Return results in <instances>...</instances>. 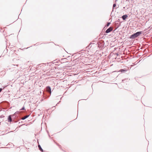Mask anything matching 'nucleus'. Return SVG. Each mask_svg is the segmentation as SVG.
Listing matches in <instances>:
<instances>
[{"label": "nucleus", "mask_w": 152, "mask_h": 152, "mask_svg": "<svg viewBox=\"0 0 152 152\" xmlns=\"http://www.w3.org/2000/svg\"><path fill=\"white\" fill-rule=\"evenodd\" d=\"M126 71V70L124 69H121L120 70V71L121 72H124Z\"/></svg>", "instance_id": "obj_8"}, {"label": "nucleus", "mask_w": 152, "mask_h": 152, "mask_svg": "<svg viewBox=\"0 0 152 152\" xmlns=\"http://www.w3.org/2000/svg\"><path fill=\"white\" fill-rule=\"evenodd\" d=\"M141 34V31L137 32L131 35L130 36V38L132 39H135L137 37L139 36Z\"/></svg>", "instance_id": "obj_1"}, {"label": "nucleus", "mask_w": 152, "mask_h": 152, "mask_svg": "<svg viewBox=\"0 0 152 152\" xmlns=\"http://www.w3.org/2000/svg\"><path fill=\"white\" fill-rule=\"evenodd\" d=\"M39 150H40L42 152H44L43 150L41 148V146L39 144Z\"/></svg>", "instance_id": "obj_4"}, {"label": "nucleus", "mask_w": 152, "mask_h": 152, "mask_svg": "<svg viewBox=\"0 0 152 152\" xmlns=\"http://www.w3.org/2000/svg\"><path fill=\"white\" fill-rule=\"evenodd\" d=\"M2 90V88H0V92Z\"/></svg>", "instance_id": "obj_12"}, {"label": "nucleus", "mask_w": 152, "mask_h": 152, "mask_svg": "<svg viewBox=\"0 0 152 152\" xmlns=\"http://www.w3.org/2000/svg\"><path fill=\"white\" fill-rule=\"evenodd\" d=\"M116 5L115 4H114L113 6V9L114 7H115L116 6Z\"/></svg>", "instance_id": "obj_10"}, {"label": "nucleus", "mask_w": 152, "mask_h": 152, "mask_svg": "<svg viewBox=\"0 0 152 152\" xmlns=\"http://www.w3.org/2000/svg\"><path fill=\"white\" fill-rule=\"evenodd\" d=\"M110 22L108 23L107 24V26H108L110 25Z\"/></svg>", "instance_id": "obj_9"}, {"label": "nucleus", "mask_w": 152, "mask_h": 152, "mask_svg": "<svg viewBox=\"0 0 152 152\" xmlns=\"http://www.w3.org/2000/svg\"><path fill=\"white\" fill-rule=\"evenodd\" d=\"M127 17V15H123L122 16V18L123 20H125L126 19V18Z\"/></svg>", "instance_id": "obj_5"}, {"label": "nucleus", "mask_w": 152, "mask_h": 152, "mask_svg": "<svg viewBox=\"0 0 152 152\" xmlns=\"http://www.w3.org/2000/svg\"><path fill=\"white\" fill-rule=\"evenodd\" d=\"M37 142L38 143V139H37Z\"/></svg>", "instance_id": "obj_13"}, {"label": "nucleus", "mask_w": 152, "mask_h": 152, "mask_svg": "<svg viewBox=\"0 0 152 152\" xmlns=\"http://www.w3.org/2000/svg\"><path fill=\"white\" fill-rule=\"evenodd\" d=\"M113 30V28L112 27H110L109 28H108L105 31V32L107 33H109L110 32V31H112Z\"/></svg>", "instance_id": "obj_2"}, {"label": "nucleus", "mask_w": 152, "mask_h": 152, "mask_svg": "<svg viewBox=\"0 0 152 152\" xmlns=\"http://www.w3.org/2000/svg\"><path fill=\"white\" fill-rule=\"evenodd\" d=\"M46 91L49 94L51 93V89L50 87L48 86L46 87Z\"/></svg>", "instance_id": "obj_3"}, {"label": "nucleus", "mask_w": 152, "mask_h": 152, "mask_svg": "<svg viewBox=\"0 0 152 152\" xmlns=\"http://www.w3.org/2000/svg\"><path fill=\"white\" fill-rule=\"evenodd\" d=\"M25 110V108L24 107H23L22 109H21L20 110Z\"/></svg>", "instance_id": "obj_11"}, {"label": "nucleus", "mask_w": 152, "mask_h": 152, "mask_svg": "<svg viewBox=\"0 0 152 152\" xmlns=\"http://www.w3.org/2000/svg\"><path fill=\"white\" fill-rule=\"evenodd\" d=\"M40 93H42V92L40 91Z\"/></svg>", "instance_id": "obj_14"}, {"label": "nucleus", "mask_w": 152, "mask_h": 152, "mask_svg": "<svg viewBox=\"0 0 152 152\" xmlns=\"http://www.w3.org/2000/svg\"><path fill=\"white\" fill-rule=\"evenodd\" d=\"M29 116V115H27L25 116L24 117H23L22 118V120H24L25 119H26V118H28Z\"/></svg>", "instance_id": "obj_7"}, {"label": "nucleus", "mask_w": 152, "mask_h": 152, "mask_svg": "<svg viewBox=\"0 0 152 152\" xmlns=\"http://www.w3.org/2000/svg\"><path fill=\"white\" fill-rule=\"evenodd\" d=\"M8 122H11L12 121V118L10 115L8 118Z\"/></svg>", "instance_id": "obj_6"}]
</instances>
